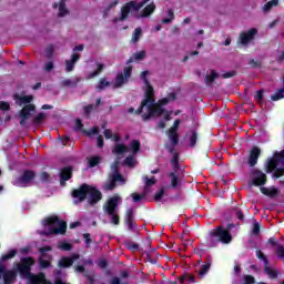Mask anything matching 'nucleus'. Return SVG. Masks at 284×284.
I'll return each mask as SVG.
<instances>
[{
    "label": "nucleus",
    "mask_w": 284,
    "mask_h": 284,
    "mask_svg": "<svg viewBox=\"0 0 284 284\" xmlns=\"http://www.w3.org/2000/svg\"><path fill=\"white\" fill-rule=\"evenodd\" d=\"M38 263L40 270H50V267H52V262H50V260H45V257H39Z\"/></svg>",
    "instance_id": "32"
},
{
    "label": "nucleus",
    "mask_w": 284,
    "mask_h": 284,
    "mask_svg": "<svg viewBox=\"0 0 284 284\" xmlns=\"http://www.w3.org/2000/svg\"><path fill=\"white\" fill-rule=\"evenodd\" d=\"M79 83H81L80 78H77L75 80L65 79L61 82V85L63 88H77V85H79Z\"/></svg>",
    "instance_id": "27"
},
{
    "label": "nucleus",
    "mask_w": 284,
    "mask_h": 284,
    "mask_svg": "<svg viewBox=\"0 0 284 284\" xmlns=\"http://www.w3.org/2000/svg\"><path fill=\"white\" fill-rule=\"evenodd\" d=\"M119 6V0H113L111 3L108 4L106 8H104V12H110V10H114Z\"/></svg>",
    "instance_id": "58"
},
{
    "label": "nucleus",
    "mask_w": 284,
    "mask_h": 284,
    "mask_svg": "<svg viewBox=\"0 0 284 284\" xmlns=\"http://www.w3.org/2000/svg\"><path fill=\"white\" fill-rule=\"evenodd\" d=\"M136 161V159L133 155H129L124 159V164L129 165V168H134V162Z\"/></svg>",
    "instance_id": "52"
},
{
    "label": "nucleus",
    "mask_w": 284,
    "mask_h": 284,
    "mask_svg": "<svg viewBox=\"0 0 284 284\" xmlns=\"http://www.w3.org/2000/svg\"><path fill=\"white\" fill-rule=\"evenodd\" d=\"M243 284H256V278L253 275H244Z\"/></svg>",
    "instance_id": "55"
},
{
    "label": "nucleus",
    "mask_w": 284,
    "mask_h": 284,
    "mask_svg": "<svg viewBox=\"0 0 284 284\" xmlns=\"http://www.w3.org/2000/svg\"><path fill=\"white\" fill-rule=\"evenodd\" d=\"M114 187H116V182L113 180V178H111V181L105 184L104 190L112 192Z\"/></svg>",
    "instance_id": "56"
},
{
    "label": "nucleus",
    "mask_w": 284,
    "mask_h": 284,
    "mask_svg": "<svg viewBox=\"0 0 284 284\" xmlns=\"http://www.w3.org/2000/svg\"><path fill=\"white\" fill-rule=\"evenodd\" d=\"M36 261L32 256L21 257L20 263L16 264L17 271L19 272L20 276L24 278H30L32 276V266L34 265Z\"/></svg>",
    "instance_id": "4"
},
{
    "label": "nucleus",
    "mask_w": 284,
    "mask_h": 284,
    "mask_svg": "<svg viewBox=\"0 0 284 284\" xmlns=\"http://www.w3.org/2000/svg\"><path fill=\"white\" fill-rule=\"evenodd\" d=\"M94 110H97L94 104H88V105L83 106L84 116L87 119H90V114H92L94 112Z\"/></svg>",
    "instance_id": "47"
},
{
    "label": "nucleus",
    "mask_w": 284,
    "mask_h": 284,
    "mask_svg": "<svg viewBox=\"0 0 284 284\" xmlns=\"http://www.w3.org/2000/svg\"><path fill=\"white\" fill-rule=\"evenodd\" d=\"M168 17L169 18L162 19V23H164V26H168V24H170L174 21L175 16H174V10L173 9L168 10Z\"/></svg>",
    "instance_id": "38"
},
{
    "label": "nucleus",
    "mask_w": 284,
    "mask_h": 284,
    "mask_svg": "<svg viewBox=\"0 0 284 284\" xmlns=\"http://www.w3.org/2000/svg\"><path fill=\"white\" fill-rule=\"evenodd\" d=\"M216 79H219V73L216 70H211V73L205 75L204 83H206V85H212Z\"/></svg>",
    "instance_id": "25"
},
{
    "label": "nucleus",
    "mask_w": 284,
    "mask_h": 284,
    "mask_svg": "<svg viewBox=\"0 0 284 284\" xmlns=\"http://www.w3.org/2000/svg\"><path fill=\"white\" fill-rule=\"evenodd\" d=\"M276 168H278V160L276 159V156H274L273 159H270L267 162V169H266L267 174H270V172H274Z\"/></svg>",
    "instance_id": "29"
},
{
    "label": "nucleus",
    "mask_w": 284,
    "mask_h": 284,
    "mask_svg": "<svg viewBox=\"0 0 284 284\" xmlns=\"http://www.w3.org/2000/svg\"><path fill=\"white\" fill-rule=\"evenodd\" d=\"M264 272H265V274H267V276L270 278H278V272L276 270L272 268V266H270V264L264 265Z\"/></svg>",
    "instance_id": "28"
},
{
    "label": "nucleus",
    "mask_w": 284,
    "mask_h": 284,
    "mask_svg": "<svg viewBox=\"0 0 284 284\" xmlns=\"http://www.w3.org/2000/svg\"><path fill=\"white\" fill-rule=\"evenodd\" d=\"M90 190V184L83 183L78 189L71 192L72 199H78V203H83L88 199V192Z\"/></svg>",
    "instance_id": "12"
},
{
    "label": "nucleus",
    "mask_w": 284,
    "mask_h": 284,
    "mask_svg": "<svg viewBox=\"0 0 284 284\" xmlns=\"http://www.w3.org/2000/svg\"><path fill=\"white\" fill-rule=\"evenodd\" d=\"M44 223L51 227L49 234H65V232H68V223L65 221H61L59 216L48 217ZM54 225H58V227H52Z\"/></svg>",
    "instance_id": "5"
},
{
    "label": "nucleus",
    "mask_w": 284,
    "mask_h": 284,
    "mask_svg": "<svg viewBox=\"0 0 284 284\" xmlns=\"http://www.w3.org/2000/svg\"><path fill=\"white\" fill-rule=\"evenodd\" d=\"M166 134L169 136V141L171 142V145H173V148H176V145H179V132L168 130Z\"/></svg>",
    "instance_id": "24"
},
{
    "label": "nucleus",
    "mask_w": 284,
    "mask_h": 284,
    "mask_svg": "<svg viewBox=\"0 0 284 284\" xmlns=\"http://www.w3.org/2000/svg\"><path fill=\"white\" fill-rule=\"evenodd\" d=\"M196 141H199V133L192 130L191 135L189 136L190 148H196Z\"/></svg>",
    "instance_id": "36"
},
{
    "label": "nucleus",
    "mask_w": 284,
    "mask_h": 284,
    "mask_svg": "<svg viewBox=\"0 0 284 284\" xmlns=\"http://www.w3.org/2000/svg\"><path fill=\"white\" fill-rule=\"evenodd\" d=\"M80 255L79 254H73L71 257H62L58 265L59 267H72L74 265V261H79Z\"/></svg>",
    "instance_id": "18"
},
{
    "label": "nucleus",
    "mask_w": 284,
    "mask_h": 284,
    "mask_svg": "<svg viewBox=\"0 0 284 284\" xmlns=\"http://www.w3.org/2000/svg\"><path fill=\"white\" fill-rule=\"evenodd\" d=\"M47 116L48 115L43 112L38 113L32 120L33 125H41V123L45 121Z\"/></svg>",
    "instance_id": "35"
},
{
    "label": "nucleus",
    "mask_w": 284,
    "mask_h": 284,
    "mask_svg": "<svg viewBox=\"0 0 284 284\" xmlns=\"http://www.w3.org/2000/svg\"><path fill=\"white\" fill-rule=\"evenodd\" d=\"M164 194H165V189H160L156 193H155V195H154V201H161L162 199H163V196H164Z\"/></svg>",
    "instance_id": "59"
},
{
    "label": "nucleus",
    "mask_w": 284,
    "mask_h": 284,
    "mask_svg": "<svg viewBox=\"0 0 284 284\" xmlns=\"http://www.w3.org/2000/svg\"><path fill=\"white\" fill-rule=\"evenodd\" d=\"M17 105H23L19 111L20 125L23 128L26 121L32 116V112H37V105L32 103L34 101V95H20L19 93L13 94Z\"/></svg>",
    "instance_id": "1"
},
{
    "label": "nucleus",
    "mask_w": 284,
    "mask_h": 284,
    "mask_svg": "<svg viewBox=\"0 0 284 284\" xmlns=\"http://www.w3.org/2000/svg\"><path fill=\"white\" fill-rule=\"evenodd\" d=\"M130 149H131L133 155L139 154V152H141V141H139V140L131 141Z\"/></svg>",
    "instance_id": "33"
},
{
    "label": "nucleus",
    "mask_w": 284,
    "mask_h": 284,
    "mask_svg": "<svg viewBox=\"0 0 284 284\" xmlns=\"http://www.w3.org/2000/svg\"><path fill=\"white\" fill-rule=\"evenodd\" d=\"M115 183H120V185H125V178L121 173H113L112 178Z\"/></svg>",
    "instance_id": "48"
},
{
    "label": "nucleus",
    "mask_w": 284,
    "mask_h": 284,
    "mask_svg": "<svg viewBox=\"0 0 284 284\" xmlns=\"http://www.w3.org/2000/svg\"><path fill=\"white\" fill-rule=\"evenodd\" d=\"M170 179H171V187H173V190H176V187H179V183H181V181L179 180V175H176V172H171L169 174Z\"/></svg>",
    "instance_id": "34"
},
{
    "label": "nucleus",
    "mask_w": 284,
    "mask_h": 284,
    "mask_svg": "<svg viewBox=\"0 0 284 284\" xmlns=\"http://www.w3.org/2000/svg\"><path fill=\"white\" fill-rule=\"evenodd\" d=\"M171 165L173 168V172H179L181 165L179 164V153H174L173 158L171 159Z\"/></svg>",
    "instance_id": "37"
},
{
    "label": "nucleus",
    "mask_w": 284,
    "mask_h": 284,
    "mask_svg": "<svg viewBox=\"0 0 284 284\" xmlns=\"http://www.w3.org/2000/svg\"><path fill=\"white\" fill-rule=\"evenodd\" d=\"M121 197L119 195H113L106 200L103 204V211L105 214H114V212H119V202Z\"/></svg>",
    "instance_id": "10"
},
{
    "label": "nucleus",
    "mask_w": 284,
    "mask_h": 284,
    "mask_svg": "<svg viewBox=\"0 0 284 284\" xmlns=\"http://www.w3.org/2000/svg\"><path fill=\"white\" fill-rule=\"evenodd\" d=\"M148 113H142L143 121H150V119L159 118L162 114H165V109L158 104L156 102H150L145 105Z\"/></svg>",
    "instance_id": "7"
},
{
    "label": "nucleus",
    "mask_w": 284,
    "mask_h": 284,
    "mask_svg": "<svg viewBox=\"0 0 284 284\" xmlns=\"http://www.w3.org/2000/svg\"><path fill=\"white\" fill-rule=\"evenodd\" d=\"M124 223L131 232L136 230L138 225L134 222V209H128L124 215Z\"/></svg>",
    "instance_id": "17"
},
{
    "label": "nucleus",
    "mask_w": 284,
    "mask_h": 284,
    "mask_svg": "<svg viewBox=\"0 0 284 284\" xmlns=\"http://www.w3.org/2000/svg\"><path fill=\"white\" fill-rule=\"evenodd\" d=\"M255 256L256 258H258V261H263L264 265H270V260H267V256L265 255V253H263V251L257 250L255 252Z\"/></svg>",
    "instance_id": "39"
},
{
    "label": "nucleus",
    "mask_w": 284,
    "mask_h": 284,
    "mask_svg": "<svg viewBox=\"0 0 284 284\" xmlns=\"http://www.w3.org/2000/svg\"><path fill=\"white\" fill-rule=\"evenodd\" d=\"M261 148L254 145L252 149L248 151V156H247V165L248 168H256L258 163V159H261Z\"/></svg>",
    "instance_id": "14"
},
{
    "label": "nucleus",
    "mask_w": 284,
    "mask_h": 284,
    "mask_svg": "<svg viewBox=\"0 0 284 284\" xmlns=\"http://www.w3.org/2000/svg\"><path fill=\"white\" fill-rule=\"evenodd\" d=\"M258 34V29L252 28L247 31L241 32L239 38V43L241 45H250L254 39H256V36Z\"/></svg>",
    "instance_id": "11"
},
{
    "label": "nucleus",
    "mask_w": 284,
    "mask_h": 284,
    "mask_svg": "<svg viewBox=\"0 0 284 284\" xmlns=\"http://www.w3.org/2000/svg\"><path fill=\"white\" fill-rule=\"evenodd\" d=\"M271 99L272 101H281V99H284V87L277 90V92L273 93Z\"/></svg>",
    "instance_id": "45"
},
{
    "label": "nucleus",
    "mask_w": 284,
    "mask_h": 284,
    "mask_svg": "<svg viewBox=\"0 0 284 284\" xmlns=\"http://www.w3.org/2000/svg\"><path fill=\"white\" fill-rule=\"evenodd\" d=\"M0 274H2V278L4 284H12L17 280V271H8L6 265L0 262Z\"/></svg>",
    "instance_id": "16"
},
{
    "label": "nucleus",
    "mask_w": 284,
    "mask_h": 284,
    "mask_svg": "<svg viewBox=\"0 0 284 284\" xmlns=\"http://www.w3.org/2000/svg\"><path fill=\"white\" fill-rule=\"evenodd\" d=\"M150 0H143L138 3L136 1H129L124 6L121 7L120 17L116 21H126L128 17H130L131 12H139L141 8H143Z\"/></svg>",
    "instance_id": "3"
},
{
    "label": "nucleus",
    "mask_w": 284,
    "mask_h": 284,
    "mask_svg": "<svg viewBox=\"0 0 284 284\" xmlns=\"http://www.w3.org/2000/svg\"><path fill=\"white\" fill-rule=\"evenodd\" d=\"M108 216H110V221L113 225H120L121 224V216H119V212L108 214Z\"/></svg>",
    "instance_id": "41"
},
{
    "label": "nucleus",
    "mask_w": 284,
    "mask_h": 284,
    "mask_svg": "<svg viewBox=\"0 0 284 284\" xmlns=\"http://www.w3.org/2000/svg\"><path fill=\"white\" fill-rule=\"evenodd\" d=\"M72 179V166H64L60 171V183L63 185L65 181H70Z\"/></svg>",
    "instance_id": "20"
},
{
    "label": "nucleus",
    "mask_w": 284,
    "mask_h": 284,
    "mask_svg": "<svg viewBox=\"0 0 284 284\" xmlns=\"http://www.w3.org/2000/svg\"><path fill=\"white\" fill-rule=\"evenodd\" d=\"M30 283L31 284H43L47 283L48 280L45 278V273H38L37 275H30L29 276Z\"/></svg>",
    "instance_id": "21"
},
{
    "label": "nucleus",
    "mask_w": 284,
    "mask_h": 284,
    "mask_svg": "<svg viewBox=\"0 0 284 284\" xmlns=\"http://www.w3.org/2000/svg\"><path fill=\"white\" fill-rule=\"evenodd\" d=\"M79 59H81V53L73 52L71 54V59L70 60H65V65H67L65 70H67V72L74 71V65L77 64Z\"/></svg>",
    "instance_id": "19"
},
{
    "label": "nucleus",
    "mask_w": 284,
    "mask_h": 284,
    "mask_svg": "<svg viewBox=\"0 0 284 284\" xmlns=\"http://www.w3.org/2000/svg\"><path fill=\"white\" fill-rule=\"evenodd\" d=\"M146 90L144 93V99L142 100L140 106L136 109L135 114H143V108L150 103H155L156 100L154 99V87L151 83L145 84Z\"/></svg>",
    "instance_id": "8"
},
{
    "label": "nucleus",
    "mask_w": 284,
    "mask_h": 284,
    "mask_svg": "<svg viewBox=\"0 0 284 284\" xmlns=\"http://www.w3.org/2000/svg\"><path fill=\"white\" fill-rule=\"evenodd\" d=\"M274 156L277 160V163H282V165H284V150L280 153H275Z\"/></svg>",
    "instance_id": "62"
},
{
    "label": "nucleus",
    "mask_w": 284,
    "mask_h": 284,
    "mask_svg": "<svg viewBox=\"0 0 284 284\" xmlns=\"http://www.w3.org/2000/svg\"><path fill=\"white\" fill-rule=\"evenodd\" d=\"M250 176L252 180V185L255 187H261L267 183V175L258 169L251 170Z\"/></svg>",
    "instance_id": "9"
},
{
    "label": "nucleus",
    "mask_w": 284,
    "mask_h": 284,
    "mask_svg": "<svg viewBox=\"0 0 284 284\" xmlns=\"http://www.w3.org/2000/svg\"><path fill=\"white\" fill-rule=\"evenodd\" d=\"M132 199H133V203H141L142 199H145V193L139 194V193H132L131 194Z\"/></svg>",
    "instance_id": "54"
},
{
    "label": "nucleus",
    "mask_w": 284,
    "mask_h": 284,
    "mask_svg": "<svg viewBox=\"0 0 284 284\" xmlns=\"http://www.w3.org/2000/svg\"><path fill=\"white\" fill-rule=\"evenodd\" d=\"M58 250H62L63 252H70V250H72V244L68 242H60L58 244Z\"/></svg>",
    "instance_id": "50"
},
{
    "label": "nucleus",
    "mask_w": 284,
    "mask_h": 284,
    "mask_svg": "<svg viewBox=\"0 0 284 284\" xmlns=\"http://www.w3.org/2000/svg\"><path fill=\"white\" fill-rule=\"evenodd\" d=\"M273 172H274L273 176L275 179H281V176L284 175V168H278V169L274 170Z\"/></svg>",
    "instance_id": "63"
},
{
    "label": "nucleus",
    "mask_w": 284,
    "mask_h": 284,
    "mask_svg": "<svg viewBox=\"0 0 284 284\" xmlns=\"http://www.w3.org/2000/svg\"><path fill=\"white\" fill-rule=\"evenodd\" d=\"M38 252L40 254V257H42V258H49V260L52 258V255H48V253H47V252H52V246H41L38 250Z\"/></svg>",
    "instance_id": "30"
},
{
    "label": "nucleus",
    "mask_w": 284,
    "mask_h": 284,
    "mask_svg": "<svg viewBox=\"0 0 284 284\" xmlns=\"http://www.w3.org/2000/svg\"><path fill=\"white\" fill-rule=\"evenodd\" d=\"M121 165V162L119 160H115L112 165H111V170L113 172V174H119V168Z\"/></svg>",
    "instance_id": "57"
},
{
    "label": "nucleus",
    "mask_w": 284,
    "mask_h": 284,
    "mask_svg": "<svg viewBox=\"0 0 284 284\" xmlns=\"http://www.w3.org/2000/svg\"><path fill=\"white\" fill-rule=\"evenodd\" d=\"M210 240L209 245L210 247H216L219 243H223L224 245H229V243H232V234L230 231L225 230L223 226H217L216 229H213L209 233Z\"/></svg>",
    "instance_id": "2"
},
{
    "label": "nucleus",
    "mask_w": 284,
    "mask_h": 284,
    "mask_svg": "<svg viewBox=\"0 0 284 284\" xmlns=\"http://www.w3.org/2000/svg\"><path fill=\"white\" fill-rule=\"evenodd\" d=\"M275 254H276V256H278V258H284V246L283 245H278L275 248Z\"/></svg>",
    "instance_id": "60"
},
{
    "label": "nucleus",
    "mask_w": 284,
    "mask_h": 284,
    "mask_svg": "<svg viewBox=\"0 0 284 284\" xmlns=\"http://www.w3.org/2000/svg\"><path fill=\"white\" fill-rule=\"evenodd\" d=\"M130 77H132V67H126L123 70V73H118L116 74V83L115 88H122L130 81Z\"/></svg>",
    "instance_id": "15"
},
{
    "label": "nucleus",
    "mask_w": 284,
    "mask_h": 284,
    "mask_svg": "<svg viewBox=\"0 0 284 284\" xmlns=\"http://www.w3.org/2000/svg\"><path fill=\"white\" fill-rule=\"evenodd\" d=\"M185 278H187V281H190V283H196V278L194 277V275H183V276H180L178 278V281L180 282V284H184L185 283Z\"/></svg>",
    "instance_id": "49"
},
{
    "label": "nucleus",
    "mask_w": 284,
    "mask_h": 284,
    "mask_svg": "<svg viewBox=\"0 0 284 284\" xmlns=\"http://www.w3.org/2000/svg\"><path fill=\"white\" fill-rule=\"evenodd\" d=\"M154 10H156V4H154V2H151L142 10L141 17L148 18L154 13Z\"/></svg>",
    "instance_id": "26"
},
{
    "label": "nucleus",
    "mask_w": 284,
    "mask_h": 284,
    "mask_svg": "<svg viewBox=\"0 0 284 284\" xmlns=\"http://www.w3.org/2000/svg\"><path fill=\"white\" fill-rule=\"evenodd\" d=\"M130 149L125 144H115V146L112 150L113 154H125Z\"/></svg>",
    "instance_id": "31"
},
{
    "label": "nucleus",
    "mask_w": 284,
    "mask_h": 284,
    "mask_svg": "<svg viewBox=\"0 0 284 284\" xmlns=\"http://www.w3.org/2000/svg\"><path fill=\"white\" fill-rule=\"evenodd\" d=\"M260 190L264 196H270V199H274V196L278 195V190L276 187L267 189L262 186Z\"/></svg>",
    "instance_id": "23"
},
{
    "label": "nucleus",
    "mask_w": 284,
    "mask_h": 284,
    "mask_svg": "<svg viewBox=\"0 0 284 284\" xmlns=\"http://www.w3.org/2000/svg\"><path fill=\"white\" fill-rule=\"evenodd\" d=\"M141 28H136L134 30V33H133V38H132V41L133 43H136V41H139V39L141 38Z\"/></svg>",
    "instance_id": "61"
},
{
    "label": "nucleus",
    "mask_w": 284,
    "mask_h": 284,
    "mask_svg": "<svg viewBox=\"0 0 284 284\" xmlns=\"http://www.w3.org/2000/svg\"><path fill=\"white\" fill-rule=\"evenodd\" d=\"M135 61H143L145 59V51H140L133 54Z\"/></svg>",
    "instance_id": "64"
},
{
    "label": "nucleus",
    "mask_w": 284,
    "mask_h": 284,
    "mask_svg": "<svg viewBox=\"0 0 284 284\" xmlns=\"http://www.w3.org/2000/svg\"><path fill=\"white\" fill-rule=\"evenodd\" d=\"M144 181H145V186L146 187H152V185L156 184V178H154V176L148 178V175H145Z\"/></svg>",
    "instance_id": "53"
},
{
    "label": "nucleus",
    "mask_w": 284,
    "mask_h": 284,
    "mask_svg": "<svg viewBox=\"0 0 284 284\" xmlns=\"http://www.w3.org/2000/svg\"><path fill=\"white\" fill-rule=\"evenodd\" d=\"M276 6H278V2L271 0L263 6V12H271L272 8H276Z\"/></svg>",
    "instance_id": "43"
},
{
    "label": "nucleus",
    "mask_w": 284,
    "mask_h": 284,
    "mask_svg": "<svg viewBox=\"0 0 284 284\" xmlns=\"http://www.w3.org/2000/svg\"><path fill=\"white\" fill-rule=\"evenodd\" d=\"M95 88L99 92H102V90L110 88V82H108L105 78H101Z\"/></svg>",
    "instance_id": "40"
},
{
    "label": "nucleus",
    "mask_w": 284,
    "mask_h": 284,
    "mask_svg": "<svg viewBox=\"0 0 284 284\" xmlns=\"http://www.w3.org/2000/svg\"><path fill=\"white\" fill-rule=\"evenodd\" d=\"M105 64L98 63V69L89 74V79H94V77H99L100 73L103 72Z\"/></svg>",
    "instance_id": "44"
},
{
    "label": "nucleus",
    "mask_w": 284,
    "mask_h": 284,
    "mask_svg": "<svg viewBox=\"0 0 284 284\" xmlns=\"http://www.w3.org/2000/svg\"><path fill=\"white\" fill-rule=\"evenodd\" d=\"M33 179H37V173L34 171L23 170L22 174L13 180L12 185H16V187H28Z\"/></svg>",
    "instance_id": "6"
},
{
    "label": "nucleus",
    "mask_w": 284,
    "mask_h": 284,
    "mask_svg": "<svg viewBox=\"0 0 284 284\" xmlns=\"http://www.w3.org/2000/svg\"><path fill=\"white\" fill-rule=\"evenodd\" d=\"M14 256H17V250H11L8 252V254L1 256V261H10V258H14Z\"/></svg>",
    "instance_id": "51"
},
{
    "label": "nucleus",
    "mask_w": 284,
    "mask_h": 284,
    "mask_svg": "<svg viewBox=\"0 0 284 284\" xmlns=\"http://www.w3.org/2000/svg\"><path fill=\"white\" fill-rule=\"evenodd\" d=\"M87 199L89 205H97L103 199V193L97 186L89 185Z\"/></svg>",
    "instance_id": "13"
},
{
    "label": "nucleus",
    "mask_w": 284,
    "mask_h": 284,
    "mask_svg": "<svg viewBox=\"0 0 284 284\" xmlns=\"http://www.w3.org/2000/svg\"><path fill=\"white\" fill-rule=\"evenodd\" d=\"M211 267H212V260L207 257L206 264L202 265L200 271L197 272L200 278H203L207 274V272H210Z\"/></svg>",
    "instance_id": "22"
},
{
    "label": "nucleus",
    "mask_w": 284,
    "mask_h": 284,
    "mask_svg": "<svg viewBox=\"0 0 284 284\" xmlns=\"http://www.w3.org/2000/svg\"><path fill=\"white\" fill-rule=\"evenodd\" d=\"M70 11H68V8H65L64 0H60L59 3V17H65V14H69Z\"/></svg>",
    "instance_id": "42"
},
{
    "label": "nucleus",
    "mask_w": 284,
    "mask_h": 284,
    "mask_svg": "<svg viewBox=\"0 0 284 284\" xmlns=\"http://www.w3.org/2000/svg\"><path fill=\"white\" fill-rule=\"evenodd\" d=\"M101 163V158L99 155L92 156L88 162V168H97Z\"/></svg>",
    "instance_id": "46"
}]
</instances>
